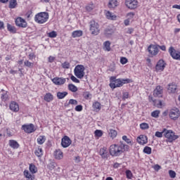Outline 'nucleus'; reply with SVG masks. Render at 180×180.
I'll return each instance as SVG.
<instances>
[{"mask_svg": "<svg viewBox=\"0 0 180 180\" xmlns=\"http://www.w3.org/2000/svg\"><path fill=\"white\" fill-rule=\"evenodd\" d=\"M129 148V145H126L123 143V142L120 141V144H112L110 146V154L112 157H119V155H122L124 151H128Z\"/></svg>", "mask_w": 180, "mask_h": 180, "instance_id": "1", "label": "nucleus"}, {"mask_svg": "<svg viewBox=\"0 0 180 180\" xmlns=\"http://www.w3.org/2000/svg\"><path fill=\"white\" fill-rule=\"evenodd\" d=\"M129 82H130V80L129 79H116V77H111L110 86L112 89H115V88H120V86H123L124 84H129Z\"/></svg>", "mask_w": 180, "mask_h": 180, "instance_id": "2", "label": "nucleus"}, {"mask_svg": "<svg viewBox=\"0 0 180 180\" xmlns=\"http://www.w3.org/2000/svg\"><path fill=\"white\" fill-rule=\"evenodd\" d=\"M74 72L77 78L82 79V78L85 77V66L83 65H77L74 69Z\"/></svg>", "mask_w": 180, "mask_h": 180, "instance_id": "3", "label": "nucleus"}, {"mask_svg": "<svg viewBox=\"0 0 180 180\" xmlns=\"http://www.w3.org/2000/svg\"><path fill=\"white\" fill-rule=\"evenodd\" d=\"M34 20L37 23H39L40 25L46 23V22L49 20V13L43 12L37 14Z\"/></svg>", "mask_w": 180, "mask_h": 180, "instance_id": "4", "label": "nucleus"}, {"mask_svg": "<svg viewBox=\"0 0 180 180\" xmlns=\"http://www.w3.org/2000/svg\"><path fill=\"white\" fill-rule=\"evenodd\" d=\"M164 136L166 139H167V141L169 143H172V141H175L178 139V135H175V132L172 131V130H168L167 129H163Z\"/></svg>", "mask_w": 180, "mask_h": 180, "instance_id": "5", "label": "nucleus"}, {"mask_svg": "<svg viewBox=\"0 0 180 180\" xmlns=\"http://www.w3.org/2000/svg\"><path fill=\"white\" fill-rule=\"evenodd\" d=\"M89 30L91 34L94 36H98L99 34V24L96 22L95 20H91L89 22Z\"/></svg>", "mask_w": 180, "mask_h": 180, "instance_id": "6", "label": "nucleus"}, {"mask_svg": "<svg viewBox=\"0 0 180 180\" xmlns=\"http://www.w3.org/2000/svg\"><path fill=\"white\" fill-rule=\"evenodd\" d=\"M169 54H170L171 57L173 58V60H178L180 61V51H177L174 48V46H170L169 48Z\"/></svg>", "mask_w": 180, "mask_h": 180, "instance_id": "7", "label": "nucleus"}, {"mask_svg": "<svg viewBox=\"0 0 180 180\" xmlns=\"http://www.w3.org/2000/svg\"><path fill=\"white\" fill-rule=\"evenodd\" d=\"M180 116V110L178 108H173L169 112V117L172 119V120H178Z\"/></svg>", "mask_w": 180, "mask_h": 180, "instance_id": "8", "label": "nucleus"}, {"mask_svg": "<svg viewBox=\"0 0 180 180\" xmlns=\"http://www.w3.org/2000/svg\"><path fill=\"white\" fill-rule=\"evenodd\" d=\"M167 63H165V61H164V60H159L155 65L156 72H162V71H164V70L165 69Z\"/></svg>", "mask_w": 180, "mask_h": 180, "instance_id": "9", "label": "nucleus"}, {"mask_svg": "<svg viewBox=\"0 0 180 180\" xmlns=\"http://www.w3.org/2000/svg\"><path fill=\"white\" fill-rule=\"evenodd\" d=\"M125 5L129 9H136L139 7V1L137 0H126Z\"/></svg>", "mask_w": 180, "mask_h": 180, "instance_id": "10", "label": "nucleus"}, {"mask_svg": "<svg viewBox=\"0 0 180 180\" xmlns=\"http://www.w3.org/2000/svg\"><path fill=\"white\" fill-rule=\"evenodd\" d=\"M148 51L150 56H157L160 53V49H158V45L150 44L148 47Z\"/></svg>", "mask_w": 180, "mask_h": 180, "instance_id": "11", "label": "nucleus"}, {"mask_svg": "<svg viewBox=\"0 0 180 180\" xmlns=\"http://www.w3.org/2000/svg\"><path fill=\"white\" fill-rule=\"evenodd\" d=\"M15 22L16 26H18V27H22V28L27 27V22H26V20L23 19L21 17H18L15 19Z\"/></svg>", "mask_w": 180, "mask_h": 180, "instance_id": "12", "label": "nucleus"}, {"mask_svg": "<svg viewBox=\"0 0 180 180\" xmlns=\"http://www.w3.org/2000/svg\"><path fill=\"white\" fill-rule=\"evenodd\" d=\"M22 129L24 130L25 133L28 134L36 131V129H34V125L33 124H24L22 126Z\"/></svg>", "mask_w": 180, "mask_h": 180, "instance_id": "13", "label": "nucleus"}, {"mask_svg": "<svg viewBox=\"0 0 180 180\" xmlns=\"http://www.w3.org/2000/svg\"><path fill=\"white\" fill-rule=\"evenodd\" d=\"M51 81L55 85L60 86L61 85H64L65 84L67 79L64 77H54L51 79Z\"/></svg>", "mask_w": 180, "mask_h": 180, "instance_id": "14", "label": "nucleus"}, {"mask_svg": "<svg viewBox=\"0 0 180 180\" xmlns=\"http://www.w3.org/2000/svg\"><path fill=\"white\" fill-rule=\"evenodd\" d=\"M71 139L67 136H65L61 139V146L62 147H63V148H67V147H70V146H71Z\"/></svg>", "mask_w": 180, "mask_h": 180, "instance_id": "15", "label": "nucleus"}, {"mask_svg": "<svg viewBox=\"0 0 180 180\" xmlns=\"http://www.w3.org/2000/svg\"><path fill=\"white\" fill-rule=\"evenodd\" d=\"M137 143L141 144V146H144V144H147L148 143V139L146 135H140L136 139Z\"/></svg>", "mask_w": 180, "mask_h": 180, "instance_id": "16", "label": "nucleus"}, {"mask_svg": "<svg viewBox=\"0 0 180 180\" xmlns=\"http://www.w3.org/2000/svg\"><path fill=\"white\" fill-rule=\"evenodd\" d=\"M178 91V86L175 83H172L168 85L167 91L169 94H176Z\"/></svg>", "mask_w": 180, "mask_h": 180, "instance_id": "17", "label": "nucleus"}, {"mask_svg": "<svg viewBox=\"0 0 180 180\" xmlns=\"http://www.w3.org/2000/svg\"><path fill=\"white\" fill-rule=\"evenodd\" d=\"M153 96L155 98H161L162 96V87L161 86H157L153 91Z\"/></svg>", "mask_w": 180, "mask_h": 180, "instance_id": "18", "label": "nucleus"}, {"mask_svg": "<svg viewBox=\"0 0 180 180\" xmlns=\"http://www.w3.org/2000/svg\"><path fill=\"white\" fill-rule=\"evenodd\" d=\"M10 110H12V112H19V104L15 101H12L10 103Z\"/></svg>", "mask_w": 180, "mask_h": 180, "instance_id": "19", "label": "nucleus"}, {"mask_svg": "<svg viewBox=\"0 0 180 180\" xmlns=\"http://www.w3.org/2000/svg\"><path fill=\"white\" fill-rule=\"evenodd\" d=\"M44 100L45 102H53L54 101V96L51 93H46L44 96Z\"/></svg>", "mask_w": 180, "mask_h": 180, "instance_id": "20", "label": "nucleus"}, {"mask_svg": "<svg viewBox=\"0 0 180 180\" xmlns=\"http://www.w3.org/2000/svg\"><path fill=\"white\" fill-rule=\"evenodd\" d=\"M105 15L107 19H109L110 20H116L117 16L113 14V13H110L109 11H105Z\"/></svg>", "mask_w": 180, "mask_h": 180, "instance_id": "21", "label": "nucleus"}, {"mask_svg": "<svg viewBox=\"0 0 180 180\" xmlns=\"http://www.w3.org/2000/svg\"><path fill=\"white\" fill-rule=\"evenodd\" d=\"M54 157L56 160H63V158L64 157L63 151L60 149L56 150L54 152Z\"/></svg>", "mask_w": 180, "mask_h": 180, "instance_id": "22", "label": "nucleus"}, {"mask_svg": "<svg viewBox=\"0 0 180 180\" xmlns=\"http://www.w3.org/2000/svg\"><path fill=\"white\" fill-rule=\"evenodd\" d=\"M82 34H84L82 30H75L72 32V37H73V39H75L77 37H81Z\"/></svg>", "mask_w": 180, "mask_h": 180, "instance_id": "23", "label": "nucleus"}, {"mask_svg": "<svg viewBox=\"0 0 180 180\" xmlns=\"http://www.w3.org/2000/svg\"><path fill=\"white\" fill-rule=\"evenodd\" d=\"M99 155L102 157V158H108V150H106V148H101Z\"/></svg>", "mask_w": 180, "mask_h": 180, "instance_id": "24", "label": "nucleus"}, {"mask_svg": "<svg viewBox=\"0 0 180 180\" xmlns=\"http://www.w3.org/2000/svg\"><path fill=\"white\" fill-rule=\"evenodd\" d=\"M23 174L27 180H34V177L29 172V170H25Z\"/></svg>", "mask_w": 180, "mask_h": 180, "instance_id": "25", "label": "nucleus"}, {"mask_svg": "<svg viewBox=\"0 0 180 180\" xmlns=\"http://www.w3.org/2000/svg\"><path fill=\"white\" fill-rule=\"evenodd\" d=\"M112 49L110 48V41H106L103 43V51H110Z\"/></svg>", "mask_w": 180, "mask_h": 180, "instance_id": "26", "label": "nucleus"}, {"mask_svg": "<svg viewBox=\"0 0 180 180\" xmlns=\"http://www.w3.org/2000/svg\"><path fill=\"white\" fill-rule=\"evenodd\" d=\"M9 146L11 148H19V143L15 140H10Z\"/></svg>", "mask_w": 180, "mask_h": 180, "instance_id": "27", "label": "nucleus"}, {"mask_svg": "<svg viewBox=\"0 0 180 180\" xmlns=\"http://www.w3.org/2000/svg\"><path fill=\"white\" fill-rule=\"evenodd\" d=\"M108 135L111 139H116L117 136V131L115 129H110L108 131Z\"/></svg>", "mask_w": 180, "mask_h": 180, "instance_id": "28", "label": "nucleus"}, {"mask_svg": "<svg viewBox=\"0 0 180 180\" xmlns=\"http://www.w3.org/2000/svg\"><path fill=\"white\" fill-rule=\"evenodd\" d=\"M37 142L39 146H41V144H44L46 143V136H39L37 139Z\"/></svg>", "mask_w": 180, "mask_h": 180, "instance_id": "29", "label": "nucleus"}, {"mask_svg": "<svg viewBox=\"0 0 180 180\" xmlns=\"http://www.w3.org/2000/svg\"><path fill=\"white\" fill-rule=\"evenodd\" d=\"M7 30L10 32V33H16V27L9 23L7 24Z\"/></svg>", "mask_w": 180, "mask_h": 180, "instance_id": "30", "label": "nucleus"}, {"mask_svg": "<svg viewBox=\"0 0 180 180\" xmlns=\"http://www.w3.org/2000/svg\"><path fill=\"white\" fill-rule=\"evenodd\" d=\"M18 6V1L16 0H10L8 8L10 9H15Z\"/></svg>", "mask_w": 180, "mask_h": 180, "instance_id": "31", "label": "nucleus"}, {"mask_svg": "<svg viewBox=\"0 0 180 180\" xmlns=\"http://www.w3.org/2000/svg\"><path fill=\"white\" fill-rule=\"evenodd\" d=\"M67 95H68V92L67 91H63V92L58 91L57 93V98L58 99H64V98L66 97Z\"/></svg>", "mask_w": 180, "mask_h": 180, "instance_id": "32", "label": "nucleus"}, {"mask_svg": "<svg viewBox=\"0 0 180 180\" xmlns=\"http://www.w3.org/2000/svg\"><path fill=\"white\" fill-rule=\"evenodd\" d=\"M1 91H2V94H1V100L4 102H5L6 101L8 100V91L4 89H1Z\"/></svg>", "mask_w": 180, "mask_h": 180, "instance_id": "33", "label": "nucleus"}, {"mask_svg": "<svg viewBox=\"0 0 180 180\" xmlns=\"http://www.w3.org/2000/svg\"><path fill=\"white\" fill-rule=\"evenodd\" d=\"M117 5V0H110L108 3V8H116Z\"/></svg>", "mask_w": 180, "mask_h": 180, "instance_id": "34", "label": "nucleus"}, {"mask_svg": "<svg viewBox=\"0 0 180 180\" xmlns=\"http://www.w3.org/2000/svg\"><path fill=\"white\" fill-rule=\"evenodd\" d=\"M34 153H35V155H37V157H42V155H43V149L39 146L35 150Z\"/></svg>", "mask_w": 180, "mask_h": 180, "instance_id": "35", "label": "nucleus"}, {"mask_svg": "<svg viewBox=\"0 0 180 180\" xmlns=\"http://www.w3.org/2000/svg\"><path fill=\"white\" fill-rule=\"evenodd\" d=\"M29 169H30V172L32 174H36V172H37V168L33 164L30 165Z\"/></svg>", "mask_w": 180, "mask_h": 180, "instance_id": "36", "label": "nucleus"}, {"mask_svg": "<svg viewBox=\"0 0 180 180\" xmlns=\"http://www.w3.org/2000/svg\"><path fill=\"white\" fill-rule=\"evenodd\" d=\"M94 9H95V5L94 4V3H90L86 6V10L88 12H91V11H94Z\"/></svg>", "mask_w": 180, "mask_h": 180, "instance_id": "37", "label": "nucleus"}, {"mask_svg": "<svg viewBox=\"0 0 180 180\" xmlns=\"http://www.w3.org/2000/svg\"><path fill=\"white\" fill-rule=\"evenodd\" d=\"M68 89L69 91H71V92H77V91H78V87L74 84H69Z\"/></svg>", "mask_w": 180, "mask_h": 180, "instance_id": "38", "label": "nucleus"}, {"mask_svg": "<svg viewBox=\"0 0 180 180\" xmlns=\"http://www.w3.org/2000/svg\"><path fill=\"white\" fill-rule=\"evenodd\" d=\"M140 129H141V130H147L150 129V126L148 125V123L143 122L140 124Z\"/></svg>", "mask_w": 180, "mask_h": 180, "instance_id": "39", "label": "nucleus"}, {"mask_svg": "<svg viewBox=\"0 0 180 180\" xmlns=\"http://www.w3.org/2000/svg\"><path fill=\"white\" fill-rule=\"evenodd\" d=\"M24 65L25 67H27L28 68H33V67L34 66V63H31L30 61L27 60L24 62Z\"/></svg>", "mask_w": 180, "mask_h": 180, "instance_id": "40", "label": "nucleus"}, {"mask_svg": "<svg viewBox=\"0 0 180 180\" xmlns=\"http://www.w3.org/2000/svg\"><path fill=\"white\" fill-rule=\"evenodd\" d=\"M113 33H114V31H113V30L112 29H111V28H107V29H105V36H112V34H113Z\"/></svg>", "mask_w": 180, "mask_h": 180, "instance_id": "41", "label": "nucleus"}, {"mask_svg": "<svg viewBox=\"0 0 180 180\" xmlns=\"http://www.w3.org/2000/svg\"><path fill=\"white\" fill-rule=\"evenodd\" d=\"M93 108L95 110H101V103L96 101L93 103Z\"/></svg>", "mask_w": 180, "mask_h": 180, "instance_id": "42", "label": "nucleus"}, {"mask_svg": "<svg viewBox=\"0 0 180 180\" xmlns=\"http://www.w3.org/2000/svg\"><path fill=\"white\" fill-rule=\"evenodd\" d=\"M151 116L152 117H155V119H157L158 117H160V110H156L155 111H153L151 112Z\"/></svg>", "mask_w": 180, "mask_h": 180, "instance_id": "43", "label": "nucleus"}, {"mask_svg": "<svg viewBox=\"0 0 180 180\" xmlns=\"http://www.w3.org/2000/svg\"><path fill=\"white\" fill-rule=\"evenodd\" d=\"M151 151H152V149L149 146H146L144 148H143V153L145 154H148V155H150V154H151Z\"/></svg>", "mask_w": 180, "mask_h": 180, "instance_id": "44", "label": "nucleus"}, {"mask_svg": "<svg viewBox=\"0 0 180 180\" xmlns=\"http://www.w3.org/2000/svg\"><path fill=\"white\" fill-rule=\"evenodd\" d=\"M94 134L96 137H102V136H103V131H102V130L96 129L94 131Z\"/></svg>", "mask_w": 180, "mask_h": 180, "instance_id": "45", "label": "nucleus"}, {"mask_svg": "<svg viewBox=\"0 0 180 180\" xmlns=\"http://www.w3.org/2000/svg\"><path fill=\"white\" fill-rule=\"evenodd\" d=\"M125 174L127 179H131V178H133V173H131V171L127 170Z\"/></svg>", "mask_w": 180, "mask_h": 180, "instance_id": "46", "label": "nucleus"}, {"mask_svg": "<svg viewBox=\"0 0 180 180\" xmlns=\"http://www.w3.org/2000/svg\"><path fill=\"white\" fill-rule=\"evenodd\" d=\"M48 36L51 39H54L55 37H57V32L56 31H52L48 34Z\"/></svg>", "mask_w": 180, "mask_h": 180, "instance_id": "47", "label": "nucleus"}, {"mask_svg": "<svg viewBox=\"0 0 180 180\" xmlns=\"http://www.w3.org/2000/svg\"><path fill=\"white\" fill-rule=\"evenodd\" d=\"M162 134H165V132H164V130H162V132L156 131L155 134V136L160 139L161 137H162Z\"/></svg>", "mask_w": 180, "mask_h": 180, "instance_id": "48", "label": "nucleus"}, {"mask_svg": "<svg viewBox=\"0 0 180 180\" xmlns=\"http://www.w3.org/2000/svg\"><path fill=\"white\" fill-rule=\"evenodd\" d=\"M169 175L170 178H175V176H176V173L173 170H169Z\"/></svg>", "mask_w": 180, "mask_h": 180, "instance_id": "49", "label": "nucleus"}, {"mask_svg": "<svg viewBox=\"0 0 180 180\" xmlns=\"http://www.w3.org/2000/svg\"><path fill=\"white\" fill-rule=\"evenodd\" d=\"M122 140H124V141L127 142V144H131V141H130V139L129 138H127V136H123Z\"/></svg>", "mask_w": 180, "mask_h": 180, "instance_id": "50", "label": "nucleus"}, {"mask_svg": "<svg viewBox=\"0 0 180 180\" xmlns=\"http://www.w3.org/2000/svg\"><path fill=\"white\" fill-rule=\"evenodd\" d=\"M92 95L89 92L86 91L84 94V98L86 99H91Z\"/></svg>", "mask_w": 180, "mask_h": 180, "instance_id": "51", "label": "nucleus"}, {"mask_svg": "<svg viewBox=\"0 0 180 180\" xmlns=\"http://www.w3.org/2000/svg\"><path fill=\"white\" fill-rule=\"evenodd\" d=\"M68 105H78V101H77V100L75 99H70Z\"/></svg>", "mask_w": 180, "mask_h": 180, "instance_id": "52", "label": "nucleus"}, {"mask_svg": "<svg viewBox=\"0 0 180 180\" xmlns=\"http://www.w3.org/2000/svg\"><path fill=\"white\" fill-rule=\"evenodd\" d=\"M62 67L66 70H68V68H70V63L65 62V63H62Z\"/></svg>", "mask_w": 180, "mask_h": 180, "instance_id": "53", "label": "nucleus"}, {"mask_svg": "<svg viewBox=\"0 0 180 180\" xmlns=\"http://www.w3.org/2000/svg\"><path fill=\"white\" fill-rule=\"evenodd\" d=\"M83 107L82 105H77L75 108L76 112H82Z\"/></svg>", "mask_w": 180, "mask_h": 180, "instance_id": "54", "label": "nucleus"}, {"mask_svg": "<svg viewBox=\"0 0 180 180\" xmlns=\"http://www.w3.org/2000/svg\"><path fill=\"white\" fill-rule=\"evenodd\" d=\"M127 19H129V20L131 19H133V18H134V13H128L127 15Z\"/></svg>", "mask_w": 180, "mask_h": 180, "instance_id": "55", "label": "nucleus"}, {"mask_svg": "<svg viewBox=\"0 0 180 180\" xmlns=\"http://www.w3.org/2000/svg\"><path fill=\"white\" fill-rule=\"evenodd\" d=\"M70 79H72V81L76 84H79V79L75 77V76H71Z\"/></svg>", "mask_w": 180, "mask_h": 180, "instance_id": "56", "label": "nucleus"}, {"mask_svg": "<svg viewBox=\"0 0 180 180\" xmlns=\"http://www.w3.org/2000/svg\"><path fill=\"white\" fill-rule=\"evenodd\" d=\"M127 58H124V57H122L121 58H120V63H121V64H122V65H124V64H127Z\"/></svg>", "mask_w": 180, "mask_h": 180, "instance_id": "57", "label": "nucleus"}, {"mask_svg": "<svg viewBox=\"0 0 180 180\" xmlns=\"http://www.w3.org/2000/svg\"><path fill=\"white\" fill-rule=\"evenodd\" d=\"M158 49H160V50H162V51H167V46H165V45H158Z\"/></svg>", "mask_w": 180, "mask_h": 180, "instance_id": "58", "label": "nucleus"}, {"mask_svg": "<svg viewBox=\"0 0 180 180\" xmlns=\"http://www.w3.org/2000/svg\"><path fill=\"white\" fill-rule=\"evenodd\" d=\"M74 160L78 164V162H81V157H79V155L75 156Z\"/></svg>", "mask_w": 180, "mask_h": 180, "instance_id": "59", "label": "nucleus"}, {"mask_svg": "<svg viewBox=\"0 0 180 180\" xmlns=\"http://www.w3.org/2000/svg\"><path fill=\"white\" fill-rule=\"evenodd\" d=\"M129 98V92H124L122 94V99L125 101V99H127Z\"/></svg>", "mask_w": 180, "mask_h": 180, "instance_id": "60", "label": "nucleus"}, {"mask_svg": "<svg viewBox=\"0 0 180 180\" xmlns=\"http://www.w3.org/2000/svg\"><path fill=\"white\" fill-rule=\"evenodd\" d=\"M55 60H56V57L54 56H49L48 58L49 63H54Z\"/></svg>", "mask_w": 180, "mask_h": 180, "instance_id": "61", "label": "nucleus"}, {"mask_svg": "<svg viewBox=\"0 0 180 180\" xmlns=\"http://www.w3.org/2000/svg\"><path fill=\"white\" fill-rule=\"evenodd\" d=\"M156 106L159 108H162V101H161V100L158 101Z\"/></svg>", "mask_w": 180, "mask_h": 180, "instance_id": "62", "label": "nucleus"}, {"mask_svg": "<svg viewBox=\"0 0 180 180\" xmlns=\"http://www.w3.org/2000/svg\"><path fill=\"white\" fill-rule=\"evenodd\" d=\"M134 32V30L133 28H128L127 30V34H131Z\"/></svg>", "mask_w": 180, "mask_h": 180, "instance_id": "63", "label": "nucleus"}, {"mask_svg": "<svg viewBox=\"0 0 180 180\" xmlns=\"http://www.w3.org/2000/svg\"><path fill=\"white\" fill-rule=\"evenodd\" d=\"M124 23L125 25V26H129L130 25V20L129 19H127L124 21Z\"/></svg>", "mask_w": 180, "mask_h": 180, "instance_id": "64", "label": "nucleus"}]
</instances>
